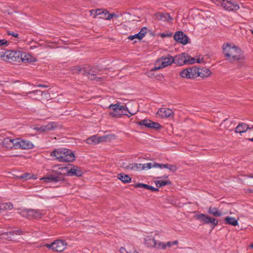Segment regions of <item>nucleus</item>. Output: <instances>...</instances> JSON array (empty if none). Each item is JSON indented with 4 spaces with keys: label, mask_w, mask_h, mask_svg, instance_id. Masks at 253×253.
<instances>
[{
    "label": "nucleus",
    "mask_w": 253,
    "mask_h": 253,
    "mask_svg": "<svg viewBox=\"0 0 253 253\" xmlns=\"http://www.w3.org/2000/svg\"><path fill=\"white\" fill-rule=\"evenodd\" d=\"M153 167V165L151 163L142 164V167H141V170L144 169L145 168H147L148 169H150Z\"/></svg>",
    "instance_id": "44"
},
{
    "label": "nucleus",
    "mask_w": 253,
    "mask_h": 253,
    "mask_svg": "<svg viewBox=\"0 0 253 253\" xmlns=\"http://www.w3.org/2000/svg\"><path fill=\"white\" fill-rule=\"evenodd\" d=\"M155 18L158 20L170 21L172 20L170 15L168 13L157 12L154 15Z\"/></svg>",
    "instance_id": "21"
},
{
    "label": "nucleus",
    "mask_w": 253,
    "mask_h": 253,
    "mask_svg": "<svg viewBox=\"0 0 253 253\" xmlns=\"http://www.w3.org/2000/svg\"><path fill=\"white\" fill-rule=\"evenodd\" d=\"M133 186L135 188H143L146 189H147V187H148V185L142 183H137Z\"/></svg>",
    "instance_id": "41"
},
{
    "label": "nucleus",
    "mask_w": 253,
    "mask_h": 253,
    "mask_svg": "<svg viewBox=\"0 0 253 253\" xmlns=\"http://www.w3.org/2000/svg\"><path fill=\"white\" fill-rule=\"evenodd\" d=\"M12 240V233L11 232H6L0 234V242Z\"/></svg>",
    "instance_id": "27"
},
{
    "label": "nucleus",
    "mask_w": 253,
    "mask_h": 253,
    "mask_svg": "<svg viewBox=\"0 0 253 253\" xmlns=\"http://www.w3.org/2000/svg\"><path fill=\"white\" fill-rule=\"evenodd\" d=\"M7 34L8 35H11L13 37H15V38H18L19 37V34L16 33H14V32H10V31H7Z\"/></svg>",
    "instance_id": "53"
},
{
    "label": "nucleus",
    "mask_w": 253,
    "mask_h": 253,
    "mask_svg": "<svg viewBox=\"0 0 253 253\" xmlns=\"http://www.w3.org/2000/svg\"><path fill=\"white\" fill-rule=\"evenodd\" d=\"M118 179L121 180L124 183H127L131 181V178L130 176L125 173H120L118 174Z\"/></svg>",
    "instance_id": "30"
},
{
    "label": "nucleus",
    "mask_w": 253,
    "mask_h": 253,
    "mask_svg": "<svg viewBox=\"0 0 253 253\" xmlns=\"http://www.w3.org/2000/svg\"><path fill=\"white\" fill-rule=\"evenodd\" d=\"M7 45V41L5 40H0V45Z\"/></svg>",
    "instance_id": "55"
},
{
    "label": "nucleus",
    "mask_w": 253,
    "mask_h": 253,
    "mask_svg": "<svg viewBox=\"0 0 253 253\" xmlns=\"http://www.w3.org/2000/svg\"><path fill=\"white\" fill-rule=\"evenodd\" d=\"M23 216L28 219H35L41 218L43 214L40 210L25 209L22 212Z\"/></svg>",
    "instance_id": "6"
},
{
    "label": "nucleus",
    "mask_w": 253,
    "mask_h": 253,
    "mask_svg": "<svg viewBox=\"0 0 253 253\" xmlns=\"http://www.w3.org/2000/svg\"><path fill=\"white\" fill-rule=\"evenodd\" d=\"M46 131L54 130L57 127V125L55 122H50L46 125H43Z\"/></svg>",
    "instance_id": "34"
},
{
    "label": "nucleus",
    "mask_w": 253,
    "mask_h": 253,
    "mask_svg": "<svg viewBox=\"0 0 253 253\" xmlns=\"http://www.w3.org/2000/svg\"><path fill=\"white\" fill-rule=\"evenodd\" d=\"M120 252L122 253H125L124 252H126L125 248L124 247H121L120 249Z\"/></svg>",
    "instance_id": "59"
},
{
    "label": "nucleus",
    "mask_w": 253,
    "mask_h": 253,
    "mask_svg": "<svg viewBox=\"0 0 253 253\" xmlns=\"http://www.w3.org/2000/svg\"><path fill=\"white\" fill-rule=\"evenodd\" d=\"M70 70L73 74H82L83 75V73L84 71V67L82 68L80 66H73L70 68Z\"/></svg>",
    "instance_id": "32"
},
{
    "label": "nucleus",
    "mask_w": 253,
    "mask_h": 253,
    "mask_svg": "<svg viewBox=\"0 0 253 253\" xmlns=\"http://www.w3.org/2000/svg\"><path fill=\"white\" fill-rule=\"evenodd\" d=\"M251 32L252 34L253 35V30H251Z\"/></svg>",
    "instance_id": "64"
},
{
    "label": "nucleus",
    "mask_w": 253,
    "mask_h": 253,
    "mask_svg": "<svg viewBox=\"0 0 253 253\" xmlns=\"http://www.w3.org/2000/svg\"><path fill=\"white\" fill-rule=\"evenodd\" d=\"M104 14V16L105 17V18L107 20H111L114 17H117V15H116L115 13H109L107 10L105 9Z\"/></svg>",
    "instance_id": "38"
},
{
    "label": "nucleus",
    "mask_w": 253,
    "mask_h": 253,
    "mask_svg": "<svg viewBox=\"0 0 253 253\" xmlns=\"http://www.w3.org/2000/svg\"><path fill=\"white\" fill-rule=\"evenodd\" d=\"M20 177L21 178H24L26 180L30 179L31 178L30 174L29 173H25L21 175Z\"/></svg>",
    "instance_id": "47"
},
{
    "label": "nucleus",
    "mask_w": 253,
    "mask_h": 253,
    "mask_svg": "<svg viewBox=\"0 0 253 253\" xmlns=\"http://www.w3.org/2000/svg\"><path fill=\"white\" fill-rule=\"evenodd\" d=\"M162 68H163L162 67L161 65H159L158 67H157L156 66H155V67L151 70V72L156 71V70H159V69H161Z\"/></svg>",
    "instance_id": "56"
},
{
    "label": "nucleus",
    "mask_w": 253,
    "mask_h": 253,
    "mask_svg": "<svg viewBox=\"0 0 253 253\" xmlns=\"http://www.w3.org/2000/svg\"><path fill=\"white\" fill-rule=\"evenodd\" d=\"M107 137L102 136L101 137H97L96 135H93L87 138L86 139V142L88 144L95 145L100 142L105 141Z\"/></svg>",
    "instance_id": "19"
},
{
    "label": "nucleus",
    "mask_w": 253,
    "mask_h": 253,
    "mask_svg": "<svg viewBox=\"0 0 253 253\" xmlns=\"http://www.w3.org/2000/svg\"><path fill=\"white\" fill-rule=\"evenodd\" d=\"M197 77H201L202 78L208 77L211 75V71L206 68H199L197 67Z\"/></svg>",
    "instance_id": "24"
},
{
    "label": "nucleus",
    "mask_w": 253,
    "mask_h": 253,
    "mask_svg": "<svg viewBox=\"0 0 253 253\" xmlns=\"http://www.w3.org/2000/svg\"><path fill=\"white\" fill-rule=\"evenodd\" d=\"M90 15L93 16V18H96L97 15L104 14V10H102L101 9H92L89 11Z\"/></svg>",
    "instance_id": "37"
},
{
    "label": "nucleus",
    "mask_w": 253,
    "mask_h": 253,
    "mask_svg": "<svg viewBox=\"0 0 253 253\" xmlns=\"http://www.w3.org/2000/svg\"><path fill=\"white\" fill-rule=\"evenodd\" d=\"M155 184L158 188H161L166 185H171V182L169 180L166 181L157 180L155 181Z\"/></svg>",
    "instance_id": "33"
},
{
    "label": "nucleus",
    "mask_w": 253,
    "mask_h": 253,
    "mask_svg": "<svg viewBox=\"0 0 253 253\" xmlns=\"http://www.w3.org/2000/svg\"><path fill=\"white\" fill-rule=\"evenodd\" d=\"M50 155L52 157L55 156L56 159L60 162H72L75 160L74 152L65 148L54 149Z\"/></svg>",
    "instance_id": "2"
},
{
    "label": "nucleus",
    "mask_w": 253,
    "mask_h": 253,
    "mask_svg": "<svg viewBox=\"0 0 253 253\" xmlns=\"http://www.w3.org/2000/svg\"><path fill=\"white\" fill-rule=\"evenodd\" d=\"M178 244V241L177 240L171 242H168L167 243H164L163 242H159V246L158 249L159 250H165L167 247L170 248L172 247L173 245H176Z\"/></svg>",
    "instance_id": "26"
},
{
    "label": "nucleus",
    "mask_w": 253,
    "mask_h": 253,
    "mask_svg": "<svg viewBox=\"0 0 253 253\" xmlns=\"http://www.w3.org/2000/svg\"><path fill=\"white\" fill-rule=\"evenodd\" d=\"M208 212L215 217H220L222 215V213L218 209L215 207H210L208 209Z\"/></svg>",
    "instance_id": "28"
},
{
    "label": "nucleus",
    "mask_w": 253,
    "mask_h": 253,
    "mask_svg": "<svg viewBox=\"0 0 253 253\" xmlns=\"http://www.w3.org/2000/svg\"><path fill=\"white\" fill-rule=\"evenodd\" d=\"M196 59L194 57H192L190 55L188 54L187 57V64H192L196 63Z\"/></svg>",
    "instance_id": "42"
},
{
    "label": "nucleus",
    "mask_w": 253,
    "mask_h": 253,
    "mask_svg": "<svg viewBox=\"0 0 253 253\" xmlns=\"http://www.w3.org/2000/svg\"><path fill=\"white\" fill-rule=\"evenodd\" d=\"M174 40L183 45H185L188 42V37L182 31H177L173 36Z\"/></svg>",
    "instance_id": "13"
},
{
    "label": "nucleus",
    "mask_w": 253,
    "mask_h": 253,
    "mask_svg": "<svg viewBox=\"0 0 253 253\" xmlns=\"http://www.w3.org/2000/svg\"><path fill=\"white\" fill-rule=\"evenodd\" d=\"M10 232L12 233V237L14 235H20L23 234V232L21 229L16 230Z\"/></svg>",
    "instance_id": "45"
},
{
    "label": "nucleus",
    "mask_w": 253,
    "mask_h": 253,
    "mask_svg": "<svg viewBox=\"0 0 253 253\" xmlns=\"http://www.w3.org/2000/svg\"><path fill=\"white\" fill-rule=\"evenodd\" d=\"M172 36V33H162L161 34V37L162 38H166V37L170 38V37H171Z\"/></svg>",
    "instance_id": "48"
},
{
    "label": "nucleus",
    "mask_w": 253,
    "mask_h": 253,
    "mask_svg": "<svg viewBox=\"0 0 253 253\" xmlns=\"http://www.w3.org/2000/svg\"><path fill=\"white\" fill-rule=\"evenodd\" d=\"M142 167V164H130V170H141V167Z\"/></svg>",
    "instance_id": "39"
},
{
    "label": "nucleus",
    "mask_w": 253,
    "mask_h": 253,
    "mask_svg": "<svg viewBox=\"0 0 253 253\" xmlns=\"http://www.w3.org/2000/svg\"><path fill=\"white\" fill-rule=\"evenodd\" d=\"M21 51L12 50L7 52L6 58L9 62H20Z\"/></svg>",
    "instance_id": "9"
},
{
    "label": "nucleus",
    "mask_w": 253,
    "mask_h": 253,
    "mask_svg": "<svg viewBox=\"0 0 253 253\" xmlns=\"http://www.w3.org/2000/svg\"><path fill=\"white\" fill-rule=\"evenodd\" d=\"M63 173L58 172V174H49L46 177H44L41 179L44 180L46 182H57L59 181H64L65 179L63 176Z\"/></svg>",
    "instance_id": "10"
},
{
    "label": "nucleus",
    "mask_w": 253,
    "mask_h": 253,
    "mask_svg": "<svg viewBox=\"0 0 253 253\" xmlns=\"http://www.w3.org/2000/svg\"><path fill=\"white\" fill-rule=\"evenodd\" d=\"M147 28L146 27L142 28L140 31L134 35H130L128 37V39L130 40H133L134 39H137L139 40H141L147 33Z\"/></svg>",
    "instance_id": "23"
},
{
    "label": "nucleus",
    "mask_w": 253,
    "mask_h": 253,
    "mask_svg": "<svg viewBox=\"0 0 253 253\" xmlns=\"http://www.w3.org/2000/svg\"><path fill=\"white\" fill-rule=\"evenodd\" d=\"M36 129L38 131H40L41 132H45L46 131L44 126H42L40 127H36Z\"/></svg>",
    "instance_id": "54"
},
{
    "label": "nucleus",
    "mask_w": 253,
    "mask_h": 253,
    "mask_svg": "<svg viewBox=\"0 0 253 253\" xmlns=\"http://www.w3.org/2000/svg\"><path fill=\"white\" fill-rule=\"evenodd\" d=\"M248 129H251L249 125L244 123H240L236 127L235 132L241 134L246 132Z\"/></svg>",
    "instance_id": "25"
},
{
    "label": "nucleus",
    "mask_w": 253,
    "mask_h": 253,
    "mask_svg": "<svg viewBox=\"0 0 253 253\" xmlns=\"http://www.w3.org/2000/svg\"><path fill=\"white\" fill-rule=\"evenodd\" d=\"M225 223L227 224L231 225L234 226L238 225V220L233 217L227 216L224 219Z\"/></svg>",
    "instance_id": "29"
},
{
    "label": "nucleus",
    "mask_w": 253,
    "mask_h": 253,
    "mask_svg": "<svg viewBox=\"0 0 253 253\" xmlns=\"http://www.w3.org/2000/svg\"><path fill=\"white\" fill-rule=\"evenodd\" d=\"M13 206L11 202L3 203L0 204V208L2 211L11 210Z\"/></svg>",
    "instance_id": "35"
},
{
    "label": "nucleus",
    "mask_w": 253,
    "mask_h": 253,
    "mask_svg": "<svg viewBox=\"0 0 253 253\" xmlns=\"http://www.w3.org/2000/svg\"><path fill=\"white\" fill-rule=\"evenodd\" d=\"M222 49L226 59L229 62L238 61L240 63L244 64L245 56L240 48L235 45L232 46L230 43H226L223 45Z\"/></svg>",
    "instance_id": "1"
},
{
    "label": "nucleus",
    "mask_w": 253,
    "mask_h": 253,
    "mask_svg": "<svg viewBox=\"0 0 253 253\" xmlns=\"http://www.w3.org/2000/svg\"><path fill=\"white\" fill-rule=\"evenodd\" d=\"M168 169H169V170H170L171 171L175 172L177 170V168L175 165L169 164V167L168 168Z\"/></svg>",
    "instance_id": "46"
},
{
    "label": "nucleus",
    "mask_w": 253,
    "mask_h": 253,
    "mask_svg": "<svg viewBox=\"0 0 253 253\" xmlns=\"http://www.w3.org/2000/svg\"><path fill=\"white\" fill-rule=\"evenodd\" d=\"M123 108H122V109L123 110H121V117L123 116V115H126L128 117H130V116L133 115L134 114H135V113H131L130 111H129V110H128L127 108L126 107V106L125 105H123Z\"/></svg>",
    "instance_id": "36"
},
{
    "label": "nucleus",
    "mask_w": 253,
    "mask_h": 253,
    "mask_svg": "<svg viewBox=\"0 0 253 253\" xmlns=\"http://www.w3.org/2000/svg\"><path fill=\"white\" fill-rule=\"evenodd\" d=\"M169 167V164H158L157 163L154 162L153 164V168H159L160 169L166 168L168 169Z\"/></svg>",
    "instance_id": "40"
},
{
    "label": "nucleus",
    "mask_w": 253,
    "mask_h": 253,
    "mask_svg": "<svg viewBox=\"0 0 253 253\" xmlns=\"http://www.w3.org/2000/svg\"><path fill=\"white\" fill-rule=\"evenodd\" d=\"M159 241L154 238L148 237L145 239V244L148 248H153L158 249Z\"/></svg>",
    "instance_id": "20"
},
{
    "label": "nucleus",
    "mask_w": 253,
    "mask_h": 253,
    "mask_svg": "<svg viewBox=\"0 0 253 253\" xmlns=\"http://www.w3.org/2000/svg\"><path fill=\"white\" fill-rule=\"evenodd\" d=\"M7 53L4 52L3 51L0 52V58L3 59L5 61H6L7 59H4V58L6 57Z\"/></svg>",
    "instance_id": "51"
},
{
    "label": "nucleus",
    "mask_w": 253,
    "mask_h": 253,
    "mask_svg": "<svg viewBox=\"0 0 253 253\" xmlns=\"http://www.w3.org/2000/svg\"><path fill=\"white\" fill-rule=\"evenodd\" d=\"M17 140L16 139H10L8 137L4 138L2 141V145L7 149H17Z\"/></svg>",
    "instance_id": "15"
},
{
    "label": "nucleus",
    "mask_w": 253,
    "mask_h": 253,
    "mask_svg": "<svg viewBox=\"0 0 253 253\" xmlns=\"http://www.w3.org/2000/svg\"><path fill=\"white\" fill-rule=\"evenodd\" d=\"M83 174V171L80 167L72 164L71 167H70L69 170H67L66 172L63 173L64 175L70 176L75 175L78 177L82 176Z\"/></svg>",
    "instance_id": "12"
},
{
    "label": "nucleus",
    "mask_w": 253,
    "mask_h": 253,
    "mask_svg": "<svg viewBox=\"0 0 253 253\" xmlns=\"http://www.w3.org/2000/svg\"><path fill=\"white\" fill-rule=\"evenodd\" d=\"M147 189L150 190L153 192H158L159 191V188H155L150 185H148V187H147Z\"/></svg>",
    "instance_id": "50"
},
{
    "label": "nucleus",
    "mask_w": 253,
    "mask_h": 253,
    "mask_svg": "<svg viewBox=\"0 0 253 253\" xmlns=\"http://www.w3.org/2000/svg\"><path fill=\"white\" fill-rule=\"evenodd\" d=\"M248 140H249L250 141L253 142V137L251 138H248Z\"/></svg>",
    "instance_id": "62"
},
{
    "label": "nucleus",
    "mask_w": 253,
    "mask_h": 253,
    "mask_svg": "<svg viewBox=\"0 0 253 253\" xmlns=\"http://www.w3.org/2000/svg\"><path fill=\"white\" fill-rule=\"evenodd\" d=\"M21 54L22 57L21 59L20 60V62H22L23 63H28L32 61V57L30 54L23 52L22 51Z\"/></svg>",
    "instance_id": "31"
},
{
    "label": "nucleus",
    "mask_w": 253,
    "mask_h": 253,
    "mask_svg": "<svg viewBox=\"0 0 253 253\" xmlns=\"http://www.w3.org/2000/svg\"><path fill=\"white\" fill-rule=\"evenodd\" d=\"M157 114L162 118H168L173 115V112L170 109L162 108L158 110Z\"/></svg>",
    "instance_id": "22"
},
{
    "label": "nucleus",
    "mask_w": 253,
    "mask_h": 253,
    "mask_svg": "<svg viewBox=\"0 0 253 253\" xmlns=\"http://www.w3.org/2000/svg\"><path fill=\"white\" fill-rule=\"evenodd\" d=\"M46 246L49 248V249H50L51 248L53 250V248H54V245H53V242L50 244H46Z\"/></svg>",
    "instance_id": "58"
},
{
    "label": "nucleus",
    "mask_w": 253,
    "mask_h": 253,
    "mask_svg": "<svg viewBox=\"0 0 253 253\" xmlns=\"http://www.w3.org/2000/svg\"><path fill=\"white\" fill-rule=\"evenodd\" d=\"M121 167L126 169H130V164H127L126 163H123L121 165Z\"/></svg>",
    "instance_id": "49"
},
{
    "label": "nucleus",
    "mask_w": 253,
    "mask_h": 253,
    "mask_svg": "<svg viewBox=\"0 0 253 253\" xmlns=\"http://www.w3.org/2000/svg\"><path fill=\"white\" fill-rule=\"evenodd\" d=\"M53 245L54 251L61 252L66 249L67 243L65 240L58 239L53 242Z\"/></svg>",
    "instance_id": "14"
},
{
    "label": "nucleus",
    "mask_w": 253,
    "mask_h": 253,
    "mask_svg": "<svg viewBox=\"0 0 253 253\" xmlns=\"http://www.w3.org/2000/svg\"><path fill=\"white\" fill-rule=\"evenodd\" d=\"M195 218L203 224L211 223L213 225V227L217 225L218 223L217 219L206 214L199 213L196 214L195 215Z\"/></svg>",
    "instance_id": "5"
},
{
    "label": "nucleus",
    "mask_w": 253,
    "mask_h": 253,
    "mask_svg": "<svg viewBox=\"0 0 253 253\" xmlns=\"http://www.w3.org/2000/svg\"><path fill=\"white\" fill-rule=\"evenodd\" d=\"M160 61H162L161 65L163 68L170 65L174 62L173 57L169 55L168 56H162L160 59L157 60L156 64L159 63Z\"/></svg>",
    "instance_id": "18"
},
{
    "label": "nucleus",
    "mask_w": 253,
    "mask_h": 253,
    "mask_svg": "<svg viewBox=\"0 0 253 253\" xmlns=\"http://www.w3.org/2000/svg\"><path fill=\"white\" fill-rule=\"evenodd\" d=\"M217 5L220 4L223 8L228 11H236L239 9V4L233 0H212Z\"/></svg>",
    "instance_id": "3"
},
{
    "label": "nucleus",
    "mask_w": 253,
    "mask_h": 253,
    "mask_svg": "<svg viewBox=\"0 0 253 253\" xmlns=\"http://www.w3.org/2000/svg\"><path fill=\"white\" fill-rule=\"evenodd\" d=\"M203 58H202L201 60H200V59H196V62H197V63H201L202 61H203Z\"/></svg>",
    "instance_id": "61"
},
{
    "label": "nucleus",
    "mask_w": 253,
    "mask_h": 253,
    "mask_svg": "<svg viewBox=\"0 0 253 253\" xmlns=\"http://www.w3.org/2000/svg\"><path fill=\"white\" fill-rule=\"evenodd\" d=\"M39 93H40L41 94H42L43 92L41 90H33V91H30L28 93V94H38Z\"/></svg>",
    "instance_id": "52"
},
{
    "label": "nucleus",
    "mask_w": 253,
    "mask_h": 253,
    "mask_svg": "<svg viewBox=\"0 0 253 253\" xmlns=\"http://www.w3.org/2000/svg\"><path fill=\"white\" fill-rule=\"evenodd\" d=\"M182 78L187 79H194L197 77V67L194 66L183 70L180 73Z\"/></svg>",
    "instance_id": "8"
},
{
    "label": "nucleus",
    "mask_w": 253,
    "mask_h": 253,
    "mask_svg": "<svg viewBox=\"0 0 253 253\" xmlns=\"http://www.w3.org/2000/svg\"><path fill=\"white\" fill-rule=\"evenodd\" d=\"M99 70L88 66L84 67V71L83 73V75L86 76L91 81L100 82L101 81L102 79L97 76L99 74Z\"/></svg>",
    "instance_id": "4"
},
{
    "label": "nucleus",
    "mask_w": 253,
    "mask_h": 253,
    "mask_svg": "<svg viewBox=\"0 0 253 253\" xmlns=\"http://www.w3.org/2000/svg\"><path fill=\"white\" fill-rule=\"evenodd\" d=\"M168 175L167 174H165L162 177H159L158 178H167L168 177Z\"/></svg>",
    "instance_id": "60"
},
{
    "label": "nucleus",
    "mask_w": 253,
    "mask_h": 253,
    "mask_svg": "<svg viewBox=\"0 0 253 253\" xmlns=\"http://www.w3.org/2000/svg\"><path fill=\"white\" fill-rule=\"evenodd\" d=\"M136 124L141 126H144L149 128H154L156 130H159L162 127V126L159 123L153 122L150 120L146 119L137 122Z\"/></svg>",
    "instance_id": "7"
},
{
    "label": "nucleus",
    "mask_w": 253,
    "mask_h": 253,
    "mask_svg": "<svg viewBox=\"0 0 253 253\" xmlns=\"http://www.w3.org/2000/svg\"><path fill=\"white\" fill-rule=\"evenodd\" d=\"M188 54L186 53H182L181 54L176 55L173 57V63L177 64L179 66H182L187 64Z\"/></svg>",
    "instance_id": "16"
},
{
    "label": "nucleus",
    "mask_w": 253,
    "mask_h": 253,
    "mask_svg": "<svg viewBox=\"0 0 253 253\" xmlns=\"http://www.w3.org/2000/svg\"><path fill=\"white\" fill-rule=\"evenodd\" d=\"M71 167V164H69L68 166H66L65 167H63L62 166H60L58 169L62 171H63L64 172L62 173H63L64 172H66L67 170H69L70 167Z\"/></svg>",
    "instance_id": "43"
},
{
    "label": "nucleus",
    "mask_w": 253,
    "mask_h": 253,
    "mask_svg": "<svg viewBox=\"0 0 253 253\" xmlns=\"http://www.w3.org/2000/svg\"><path fill=\"white\" fill-rule=\"evenodd\" d=\"M250 247L252 248V249H253V244H252L250 245Z\"/></svg>",
    "instance_id": "63"
},
{
    "label": "nucleus",
    "mask_w": 253,
    "mask_h": 253,
    "mask_svg": "<svg viewBox=\"0 0 253 253\" xmlns=\"http://www.w3.org/2000/svg\"><path fill=\"white\" fill-rule=\"evenodd\" d=\"M17 140V149H30L34 147L33 144L28 140L16 138Z\"/></svg>",
    "instance_id": "17"
},
{
    "label": "nucleus",
    "mask_w": 253,
    "mask_h": 253,
    "mask_svg": "<svg viewBox=\"0 0 253 253\" xmlns=\"http://www.w3.org/2000/svg\"><path fill=\"white\" fill-rule=\"evenodd\" d=\"M113 110V112H110L109 115L114 118L121 117V110H123V105L120 103L111 104L108 107Z\"/></svg>",
    "instance_id": "11"
},
{
    "label": "nucleus",
    "mask_w": 253,
    "mask_h": 253,
    "mask_svg": "<svg viewBox=\"0 0 253 253\" xmlns=\"http://www.w3.org/2000/svg\"><path fill=\"white\" fill-rule=\"evenodd\" d=\"M35 86H38L40 87H48V86H49L48 85H45V84H38L35 85Z\"/></svg>",
    "instance_id": "57"
}]
</instances>
